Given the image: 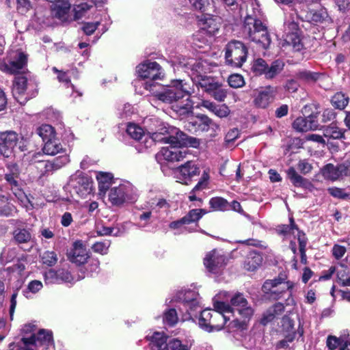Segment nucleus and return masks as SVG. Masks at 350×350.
Returning a JSON list of instances; mask_svg holds the SVG:
<instances>
[{
	"label": "nucleus",
	"instance_id": "nucleus-26",
	"mask_svg": "<svg viewBox=\"0 0 350 350\" xmlns=\"http://www.w3.org/2000/svg\"><path fill=\"white\" fill-rule=\"evenodd\" d=\"M276 90L274 88L267 87L259 92L254 99L255 105L260 108H266L271 102H273Z\"/></svg>",
	"mask_w": 350,
	"mask_h": 350
},
{
	"label": "nucleus",
	"instance_id": "nucleus-36",
	"mask_svg": "<svg viewBox=\"0 0 350 350\" xmlns=\"http://www.w3.org/2000/svg\"><path fill=\"white\" fill-rule=\"evenodd\" d=\"M262 257L259 253L251 252L244 262V268L250 271H255L262 263Z\"/></svg>",
	"mask_w": 350,
	"mask_h": 350
},
{
	"label": "nucleus",
	"instance_id": "nucleus-11",
	"mask_svg": "<svg viewBox=\"0 0 350 350\" xmlns=\"http://www.w3.org/2000/svg\"><path fill=\"white\" fill-rule=\"evenodd\" d=\"M27 63V55L16 51L10 55L8 62H1L0 70L10 75H16L23 70Z\"/></svg>",
	"mask_w": 350,
	"mask_h": 350
},
{
	"label": "nucleus",
	"instance_id": "nucleus-35",
	"mask_svg": "<svg viewBox=\"0 0 350 350\" xmlns=\"http://www.w3.org/2000/svg\"><path fill=\"white\" fill-rule=\"evenodd\" d=\"M196 83L208 94L213 92L219 83L215 79L206 75H199L196 80Z\"/></svg>",
	"mask_w": 350,
	"mask_h": 350
},
{
	"label": "nucleus",
	"instance_id": "nucleus-10",
	"mask_svg": "<svg viewBox=\"0 0 350 350\" xmlns=\"http://www.w3.org/2000/svg\"><path fill=\"white\" fill-rule=\"evenodd\" d=\"M23 342L33 345L37 350H55L52 332L40 329L29 338H23Z\"/></svg>",
	"mask_w": 350,
	"mask_h": 350
},
{
	"label": "nucleus",
	"instance_id": "nucleus-17",
	"mask_svg": "<svg viewBox=\"0 0 350 350\" xmlns=\"http://www.w3.org/2000/svg\"><path fill=\"white\" fill-rule=\"evenodd\" d=\"M174 174L178 182L187 183V180L200 174V168L196 162L187 161L185 164L176 168Z\"/></svg>",
	"mask_w": 350,
	"mask_h": 350
},
{
	"label": "nucleus",
	"instance_id": "nucleus-50",
	"mask_svg": "<svg viewBox=\"0 0 350 350\" xmlns=\"http://www.w3.org/2000/svg\"><path fill=\"white\" fill-rule=\"evenodd\" d=\"M211 208L215 211H224L229 207L228 202L220 197L213 198L209 201Z\"/></svg>",
	"mask_w": 350,
	"mask_h": 350
},
{
	"label": "nucleus",
	"instance_id": "nucleus-21",
	"mask_svg": "<svg viewBox=\"0 0 350 350\" xmlns=\"http://www.w3.org/2000/svg\"><path fill=\"white\" fill-rule=\"evenodd\" d=\"M44 280L46 284H59L62 282H70L73 279L68 271L59 269L55 271L49 269L44 272Z\"/></svg>",
	"mask_w": 350,
	"mask_h": 350
},
{
	"label": "nucleus",
	"instance_id": "nucleus-27",
	"mask_svg": "<svg viewBox=\"0 0 350 350\" xmlns=\"http://www.w3.org/2000/svg\"><path fill=\"white\" fill-rule=\"evenodd\" d=\"M70 162V158L66 151L62 154L53 159L52 161H46L42 163L46 172H53L58 170Z\"/></svg>",
	"mask_w": 350,
	"mask_h": 350
},
{
	"label": "nucleus",
	"instance_id": "nucleus-59",
	"mask_svg": "<svg viewBox=\"0 0 350 350\" xmlns=\"http://www.w3.org/2000/svg\"><path fill=\"white\" fill-rule=\"evenodd\" d=\"M231 306H234L237 309L248 304L245 297L239 293H235L230 298Z\"/></svg>",
	"mask_w": 350,
	"mask_h": 350
},
{
	"label": "nucleus",
	"instance_id": "nucleus-23",
	"mask_svg": "<svg viewBox=\"0 0 350 350\" xmlns=\"http://www.w3.org/2000/svg\"><path fill=\"white\" fill-rule=\"evenodd\" d=\"M178 299L183 302V306L188 313V317H185V320L189 319L191 317V312L196 310L199 308V302L197 300V295L192 291H187L183 294L180 293Z\"/></svg>",
	"mask_w": 350,
	"mask_h": 350
},
{
	"label": "nucleus",
	"instance_id": "nucleus-2",
	"mask_svg": "<svg viewBox=\"0 0 350 350\" xmlns=\"http://www.w3.org/2000/svg\"><path fill=\"white\" fill-rule=\"evenodd\" d=\"M24 175V170L18 163L10 161L5 164L3 177L7 186L22 206L31 210L33 204L22 189Z\"/></svg>",
	"mask_w": 350,
	"mask_h": 350
},
{
	"label": "nucleus",
	"instance_id": "nucleus-18",
	"mask_svg": "<svg viewBox=\"0 0 350 350\" xmlns=\"http://www.w3.org/2000/svg\"><path fill=\"white\" fill-rule=\"evenodd\" d=\"M350 161H345L337 166L333 164L327 165L323 170V174L327 179L335 180L342 176L350 174Z\"/></svg>",
	"mask_w": 350,
	"mask_h": 350
},
{
	"label": "nucleus",
	"instance_id": "nucleus-37",
	"mask_svg": "<svg viewBox=\"0 0 350 350\" xmlns=\"http://www.w3.org/2000/svg\"><path fill=\"white\" fill-rule=\"evenodd\" d=\"M209 179V175L208 172L207 171H204L201 178L200 181L198 183V184L194 187V188L192 189V191L189 194V199L190 201H195V200H199L200 201V198H198L196 193V192L199 191H202L206 188L208 183Z\"/></svg>",
	"mask_w": 350,
	"mask_h": 350
},
{
	"label": "nucleus",
	"instance_id": "nucleus-43",
	"mask_svg": "<svg viewBox=\"0 0 350 350\" xmlns=\"http://www.w3.org/2000/svg\"><path fill=\"white\" fill-rule=\"evenodd\" d=\"M192 345L191 340L182 341L178 338H172L168 341V350H190Z\"/></svg>",
	"mask_w": 350,
	"mask_h": 350
},
{
	"label": "nucleus",
	"instance_id": "nucleus-13",
	"mask_svg": "<svg viewBox=\"0 0 350 350\" xmlns=\"http://www.w3.org/2000/svg\"><path fill=\"white\" fill-rule=\"evenodd\" d=\"M226 264V257L221 252L217 250H213L208 252L204 258V265L206 269L214 274L220 273Z\"/></svg>",
	"mask_w": 350,
	"mask_h": 350
},
{
	"label": "nucleus",
	"instance_id": "nucleus-7",
	"mask_svg": "<svg viewBox=\"0 0 350 350\" xmlns=\"http://www.w3.org/2000/svg\"><path fill=\"white\" fill-rule=\"evenodd\" d=\"M108 200L112 205L117 206L135 202L136 194L133 186L129 182H123L118 186L112 187L108 193Z\"/></svg>",
	"mask_w": 350,
	"mask_h": 350
},
{
	"label": "nucleus",
	"instance_id": "nucleus-45",
	"mask_svg": "<svg viewBox=\"0 0 350 350\" xmlns=\"http://www.w3.org/2000/svg\"><path fill=\"white\" fill-rule=\"evenodd\" d=\"M291 224L288 225H282L279 226L277 228V232L278 234L284 235L285 237H288L291 234H294L295 232H297V238L299 237V232L300 234H304L299 231L297 226L295 224L294 220L293 218L290 219Z\"/></svg>",
	"mask_w": 350,
	"mask_h": 350
},
{
	"label": "nucleus",
	"instance_id": "nucleus-6",
	"mask_svg": "<svg viewBox=\"0 0 350 350\" xmlns=\"http://www.w3.org/2000/svg\"><path fill=\"white\" fill-rule=\"evenodd\" d=\"M136 72L140 78L150 80L144 83V88L157 96V94L160 92L154 90V88L159 85L152 81L161 79L163 77L160 65L156 62L146 61L137 66Z\"/></svg>",
	"mask_w": 350,
	"mask_h": 350
},
{
	"label": "nucleus",
	"instance_id": "nucleus-48",
	"mask_svg": "<svg viewBox=\"0 0 350 350\" xmlns=\"http://www.w3.org/2000/svg\"><path fill=\"white\" fill-rule=\"evenodd\" d=\"M288 178L295 187H306L307 180L299 175L293 167H291L287 171Z\"/></svg>",
	"mask_w": 350,
	"mask_h": 350
},
{
	"label": "nucleus",
	"instance_id": "nucleus-28",
	"mask_svg": "<svg viewBox=\"0 0 350 350\" xmlns=\"http://www.w3.org/2000/svg\"><path fill=\"white\" fill-rule=\"evenodd\" d=\"M237 310L238 311L239 315L243 319V320L241 321L239 320H234L231 323V324H232L233 327H236L241 329H245L247 328V322L252 317L254 310L248 304H247L246 306L241 307L240 308H237Z\"/></svg>",
	"mask_w": 350,
	"mask_h": 350
},
{
	"label": "nucleus",
	"instance_id": "nucleus-60",
	"mask_svg": "<svg viewBox=\"0 0 350 350\" xmlns=\"http://www.w3.org/2000/svg\"><path fill=\"white\" fill-rule=\"evenodd\" d=\"M16 255L15 250L10 248H5L1 253L0 255V262L2 265H5L12 261Z\"/></svg>",
	"mask_w": 350,
	"mask_h": 350
},
{
	"label": "nucleus",
	"instance_id": "nucleus-63",
	"mask_svg": "<svg viewBox=\"0 0 350 350\" xmlns=\"http://www.w3.org/2000/svg\"><path fill=\"white\" fill-rule=\"evenodd\" d=\"M319 75L317 72H311L310 71L304 70L299 72L298 77L307 82H314L319 78Z\"/></svg>",
	"mask_w": 350,
	"mask_h": 350
},
{
	"label": "nucleus",
	"instance_id": "nucleus-49",
	"mask_svg": "<svg viewBox=\"0 0 350 350\" xmlns=\"http://www.w3.org/2000/svg\"><path fill=\"white\" fill-rule=\"evenodd\" d=\"M92 7V5L89 4L88 2L75 4L73 8L74 16L72 17V21L82 18Z\"/></svg>",
	"mask_w": 350,
	"mask_h": 350
},
{
	"label": "nucleus",
	"instance_id": "nucleus-34",
	"mask_svg": "<svg viewBox=\"0 0 350 350\" xmlns=\"http://www.w3.org/2000/svg\"><path fill=\"white\" fill-rule=\"evenodd\" d=\"M42 150L44 154L48 155H55L66 152L56 137L45 142Z\"/></svg>",
	"mask_w": 350,
	"mask_h": 350
},
{
	"label": "nucleus",
	"instance_id": "nucleus-39",
	"mask_svg": "<svg viewBox=\"0 0 350 350\" xmlns=\"http://www.w3.org/2000/svg\"><path fill=\"white\" fill-rule=\"evenodd\" d=\"M306 18L313 23H323L328 19V14L325 8L319 10H310L307 13Z\"/></svg>",
	"mask_w": 350,
	"mask_h": 350
},
{
	"label": "nucleus",
	"instance_id": "nucleus-5",
	"mask_svg": "<svg viewBox=\"0 0 350 350\" xmlns=\"http://www.w3.org/2000/svg\"><path fill=\"white\" fill-rule=\"evenodd\" d=\"M12 92L17 102L24 105L37 94V84L25 76H16L12 83Z\"/></svg>",
	"mask_w": 350,
	"mask_h": 350
},
{
	"label": "nucleus",
	"instance_id": "nucleus-30",
	"mask_svg": "<svg viewBox=\"0 0 350 350\" xmlns=\"http://www.w3.org/2000/svg\"><path fill=\"white\" fill-rule=\"evenodd\" d=\"M232 296L227 291H221L217 294L213 299L215 309L220 311H232L231 306L228 303Z\"/></svg>",
	"mask_w": 350,
	"mask_h": 350
},
{
	"label": "nucleus",
	"instance_id": "nucleus-14",
	"mask_svg": "<svg viewBox=\"0 0 350 350\" xmlns=\"http://www.w3.org/2000/svg\"><path fill=\"white\" fill-rule=\"evenodd\" d=\"M284 42L293 46L296 51L303 49V44L300 38V31L297 23L294 21L286 22L284 24Z\"/></svg>",
	"mask_w": 350,
	"mask_h": 350
},
{
	"label": "nucleus",
	"instance_id": "nucleus-9",
	"mask_svg": "<svg viewBox=\"0 0 350 350\" xmlns=\"http://www.w3.org/2000/svg\"><path fill=\"white\" fill-rule=\"evenodd\" d=\"M294 284L290 281H285V279L279 277L273 280H268L262 285V291L266 294H271L274 299H278L287 290L293 288Z\"/></svg>",
	"mask_w": 350,
	"mask_h": 350
},
{
	"label": "nucleus",
	"instance_id": "nucleus-38",
	"mask_svg": "<svg viewBox=\"0 0 350 350\" xmlns=\"http://www.w3.org/2000/svg\"><path fill=\"white\" fill-rule=\"evenodd\" d=\"M36 132L44 143L56 137V133L54 128L49 124L41 125L37 129Z\"/></svg>",
	"mask_w": 350,
	"mask_h": 350
},
{
	"label": "nucleus",
	"instance_id": "nucleus-54",
	"mask_svg": "<svg viewBox=\"0 0 350 350\" xmlns=\"http://www.w3.org/2000/svg\"><path fill=\"white\" fill-rule=\"evenodd\" d=\"M227 94V90L223 87L221 83H219L213 92L210 93V95L217 101L223 102L226 98Z\"/></svg>",
	"mask_w": 350,
	"mask_h": 350
},
{
	"label": "nucleus",
	"instance_id": "nucleus-19",
	"mask_svg": "<svg viewBox=\"0 0 350 350\" xmlns=\"http://www.w3.org/2000/svg\"><path fill=\"white\" fill-rule=\"evenodd\" d=\"M70 185L81 198H86L92 192L91 181L88 178L81 176V173L71 176Z\"/></svg>",
	"mask_w": 350,
	"mask_h": 350
},
{
	"label": "nucleus",
	"instance_id": "nucleus-31",
	"mask_svg": "<svg viewBox=\"0 0 350 350\" xmlns=\"http://www.w3.org/2000/svg\"><path fill=\"white\" fill-rule=\"evenodd\" d=\"M16 211V206L9 201V197L0 189V216L9 217Z\"/></svg>",
	"mask_w": 350,
	"mask_h": 350
},
{
	"label": "nucleus",
	"instance_id": "nucleus-41",
	"mask_svg": "<svg viewBox=\"0 0 350 350\" xmlns=\"http://www.w3.org/2000/svg\"><path fill=\"white\" fill-rule=\"evenodd\" d=\"M206 211L202 208H194L191 209L185 215L183 218L185 224L188 225L191 223L198 221L203 215L206 213Z\"/></svg>",
	"mask_w": 350,
	"mask_h": 350
},
{
	"label": "nucleus",
	"instance_id": "nucleus-58",
	"mask_svg": "<svg viewBox=\"0 0 350 350\" xmlns=\"http://www.w3.org/2000/svg\"><path fill=\"white\" fill-rule=\"evenodd\" d=\"M298 241L299 247V249L301 254V262L303 264H306L307 258L306 254V247L307 243V239L306 238L305 234H300V233L299 232Z\"/></svg>",
	"mask_w": 350,
	"mask_h": 350
},
{
	"label": "nucleus",
	"instance_id": "nucleus-47",
	"mask_svg": "<svg viewBox=\"0 0 350 350\" xmlns=\"http://www.w3.org/2000/svg\"><path fill=\"white\" fill-rule=\"evenodd\" d=\"M14 240L18 243H28L31 239V234L29 230L17 228L13 232Z\"/></svg>",
	"mask_w": 350,
	"mask_h": 350
},
{
	"label": "nucleus",
	"instance_id": "nucleus-25",
	"mask_svg": "<svg viewBox=\"0 0 350 350\" xmlns=\"http://www.w3.org/2000/svg\"><path fill=\"white\" fill-rule=\"evenodd\" d=\"M232 311H220L219 310L215 309L211 311L212 319L211 321V332L215 331H220L230 319L226 314L232 313Z\"/></svg>",
	"mask_w": 350,
	"mask_h": 350
},
{
	"label": "nucleus",
	"instance_id": "nucleus-24",
	"mask_svg": "<svg viewBox=\"0 0 350 350\" xmlns=\"http://www.w3.org/2000/svg\"><path fill=\"white\" fill-rule=\"evenodd\" d=\"M190 123L195 127L196 131L208 132L212 130L213 132L215 133L219 130V125L206 115H198L197 119Z\"/></svg>",
	"mask_w": 350,
	"mask_h": 350
},
{
	"label": "nucleus",
	"instance_id": "nucleus-46",
	"mask_svg": "<svg viewBox=\"0 0 350 350\" xmlns=\"http://www.w3.org/2000/svg\"><path fill=\"white\" fill-rule=\"evenodd\" d=\"M96 232L100 236L113 235L118 237L124 233V230L118 226L113 228L101 226L100 227H96Z\"/></svg>",
	"mask_w": 350,
	"mask_h": 350
},
{
	"label": "nucleus",
	"instance_id": "nucleus-12",
	"mask_svg": "<svg viewBox=\"0 0 350 350\" xmlns=\"http://www.w3.org/2000/svg\"><path fill=\"white\" fill-rule=\"evenodd\" d=\"M23 137L17 133L7 131L0 133V154L4 157H11L19 141Z\"/></svg>",
	"mask_w": 350,
	"mask_h": 350
},
{
	"label": "nucleus",
	"instance_id": "nucleus-33",
	"mask_svg": "<svg viewBox=\"0 0 350 350\" xmlns=\"http://www.w3.org/2000/svg\"><path fill=\"white\" fill-rule=\"evenodd\" d=\"M100 193L105 194L113 183V175L111 173L100 172L96 175Z\"/></svg>",
	"mask_w": 350,
	"mask_h": 350
},
{
	"label": "nucleus",
	"instance_id": "nucleus-20",
	"mask_svg": "<svg viewBox=\"0 0 350 350\" xmlns=\"http://www.w3.org/2000/svg\"><path fill=\"white\" fill-rule=\"evenodd\" d=\"M89 257L88 250L81 241H75L68 253V259L77 265L84 264Z\"/></svg>",
	"mask_w": 350,
	"mask_h": 350
},
{
	"label": "nucleus",
	"instance_id": "nucleus-53",
	"mask_svg": "<svg viewBox=\"0 0 350 350\" xmlns=\"http://www.w3.org/2000/svg\"><path fill=\"white\" fill-rule=\"evenodd\" d=\"M336 275L338 282L342 286H350V275H349V271L347 267L341 266L340 269L337 270Z\"/></svg>",
	"mask_w": 350,
	"mask_h": 350
},
{
	"label": "nucleus",
	"instance_id": "nucleus-22",
	"mask_svg": "<svg viewBox=\"0 0 350 350\" xmlns=\"http://www.w3.org/2000/svg\"><path fill=\"white\" fill-rule=\"evenodd\" d=\"M293 126L295 130L300 132L316 130L319 126L317 118L314 115H310L307 117H298L293 122Z\"/></svg>",
	"mask_w": 350,
	"mask_h": 350
},
{
	"label": "nucleus",
	"instance_id": "nucleus-42",
	"mask_svg": "<svg viewBox=\"0 0 350 350\" xmlns=\"http://www.w3.org/2000/svg\"><path fill=\"white\" fill-rule=\"evenodd\" d=\"M211 311L210 309H205L200 313V316L198 321L199 326L204 330L211 332Z\"/></svg>",
	"mask_w": 350,
	"mask_h": 350
},
{
	"label": "nucleus",
	"instance_id": "nucleus-4",
	"mask_svg": "<svg viewBox=\"0 0 350 350\" xmlns=\"http://www.w3.org/2000/svg\"><path fill=\"white\" fill-rule=\"evenodd\" d=\"M169 146L163 147L156 154L159 162L166 161L168 162H178L187 159L190 156L189 150L185 147H180V142L177 137H170L165 138Z\"/></svg>",
	"mask_w": 350,
	"mask_h": 350
},
{
	"label": "nucleus",
	"instance_id": "nucleus-61",
	"mask_svg": "<svg viewBox=\"0 0 350 350\" xmlns=\"http://www.w3.org/2000/svg\"><path fill=\"white\" fill-rule=\"evenodd\" d=\"M42 261L48 266H53L57 262V254L54 252H44L42 255Z\"/></svg>",
	"mask_w": 350,
	"mask_h": 350
},
{
	"label": "nucleus",
	"instance_id": "nucleus-3",
	"mask_svg": "<svg viewBox=\"0 0 350 350\" xmlns=\"http://www.w3.org/2000/svg\"><path fill=\"white\" fill-rule=\"evenodd\" d=\"M252 14H248L245 18L243 31L248 38L267 49L271 43V38L267 27L262 22V14L258 8H254Z\"/></svg>",
	"mask_w": 350,
	"mask_h": 350
},
{
	"label": "nucleus",
	"instance_id": "nucleus-44",
	"mask_svg": "<svg viewBox=\"0 0 350 350\" xmlns=\"http://www.w3.org/2000/svg\"><path fill=\"white\" fill-rule=\"evenodd\" d=\"M323 136L328 139H338L344 137L343 131L336 125L332 124L323 129Z\"/></svg>",
	"mask_w": 350,
	"mask_h": 350
},
{
	"label": "nucleus",
	"instance_id": "nucleus-56",
	"mask_svg": "<svg viewBox=\"0 0 350 350\" xmlns=\"http://www.w3.org/2000/svg\"><path fill=\"white\" fill-rule=\"evenodd\" d=\"M228 82L229 85L233 88H242L245 85L244 78L239 74H233L229 76Z\"/></svg>",
	"mask_w": 350,
	"mask_h": 350
},
{
	"label": "nucleus",
	"instance_id": "nucleus-15",
	"mask_svg": "<svg viewBox=\"0 0 350 350\" xmlns=\"http://www.w3.org/2000/svg\"><path fill=\"white\" fill-rule=\"evenodd\" d=\"M127 134L133 139L139 142V151L152 147L154 145V140L152 137L144 133V130L138 125L129 123L126 128Z\"/></svg>",
	"mask_w": 350,
	"mask_h": 350
},
{
	"label": "nucleus",
	"instance_id": "nucleus-57",
	"mask_svg": "<svg viewBox=\"0 0 350 350\" xmlns=\"http://www.w3.org/2000/svg\"><path fill=\"white\" fill-rule=\"evenodd\" d=\"M268 64L266 62L262 59H257L254 62L252 65V70L256 73V75H264L265 76V72L267 69Z\"/></svg>",
	"mask_w": 350,
	"mask_h": 350
},
{
	"label": "nucleus",
	"instance_id": "nucleus-32",
	"mask_svg": "<svg viewBox=\"0 0 350 350\" xmlns=\"http://www.w3.org/2000/svg\"><path fill=\"white\" fill-rule=\"evenodd\" d=\"M152 350H168L169 345L167 338L163 333L155 332L151 337Z\"/></svg>",
	"mask_w": 350,
	"mask_h": 350
},
{
	"label": "nucleus",
	"instance_id": "nucleus-52",
	"mask_svg": "<svg viewBox=\"0 0 350 350\" xmlns=\"http://www.w3.org/2000/svg\"><path fill=\"white\" fill-rule=\"evenodd\" d=\"M284 310V306L282 304H276L274 306L273 308H270L263 315V317L261 319V323L263 325H266L269 322L271 321L278 311H282Z\"/></svg>",
	"mask_w": 350,
	"mask_h": 350
},
{
	"label": "nucleus",
	"instance_id": "nucleus-16",
	"mask_svg": "<svg viewBox=\"0 0 350 350\" xmlns=\"http://www.w3.org/2000/svg\"><path fill=\"white\" fill-rule=\"evenodd\" d=\"M198 25L202 31L210 36H214L219 30L221 18L216 16L202 14L199 16Z\"/></svg>",
	"mask_w": 350,
	"mask_h": 350
},
{
	"label": "nucleus",
	"instance_id": "nucleus-8",
	"mask_svg": "<svg viewBox=\"0 0 350 350\" xmlns=\"http://www.w3.org/2000/svg\"><path fill=\"white\" fill-rule=\"evenodd\" d=\"M247 54V48L242 42L232 40L225 47L226 63L232 67L240 68L245 62Z\"/></svg>",
	"mask_w": 350,
	"mask_h": 350
},
{
	"label": "nucleus",
	"instance_id": "nucleus-29",
	"mask_svg": "<svg viewBox=\"0 0 350 350\" xmlns=\"http://www.w3.org/2000/svg\"><path fill=\"white\" fill-rule=\"evenodd\" d=\"M200 106L206 108L220 118L227 117L230 113V110L226 105H216L208 100H203Z\"/></svg>",
	"mask_w": 350,
	"mask_h": 350
},
{
	"label": "nucleus",
	"instance_id": "nucleus-62",
	"mask_svg": "<svg viewBox=\"0 0 350 350\" xmlns=\"http://www.w3.org/2000/svg\"><path fill=\"white\" fill-rule=\"evenodd\" d=\"M110 244L111 243L109 241L96 242L92 245V248L94 252L103 255L107 253Z\"/></svg>",
	"mask_w": 350,
	"mask_h": 350
},
{
	"label": "nucleus",
	"instance_id": "nucleus-64",
	"mask_svg": "<svg viewBox=\"0 0 350 350\" xmlns=\"http://www.w3.org/2000/svg\"><path fill=\"white\" fill-rule=\"evenodd\" d=\"M43 288L42 282L40 280H34L29 282L27 285V291L26 293H37Z\"/></svg>",
	"mask_w": 350,
	"mask_h": 350
},
{
	"label": "nucleus",
	"instance_id": "nucleus-1",
	"mask_svg": "<svg viewBox=\"0 0 350 350\" xmlns=\"http://www.w3.org/2000/svg\"><path fill=\"white\" fill-rule=\"evenodd\" d=\"M193 92L191 85L185 80L175 79L157 94V98L166 103H176L174 110L180 115L192 111L193 102L189 96Z\"/></svg>",
	"mask_w": 350,
	"mask_h": 350
},
{
	"label": "nucleus",
	"instance_id": "nucleus-40",
	"mask_svg": "<svg viewBox=\"0 0 350 350\" xmlns=\"http://www.w3.org/2000/svg\"><path fill=\"white\" fill-rule=\"evenodd\" d=\"M284 63L283 61L277 59L271 63L270 66H267V69L265 72V77L267 79H273L276 77L283 70Z\"/></svg>",
	"mask_w": 350,
	"mask_h": 350
},
{
	"label": "nucleus",
	"instance_id": "nucleus-55",
	"mask_svg": "<svg viewBox=\"0 0 350 350\" xmlns=\"http://www.w3.org/2000/svg\"><path fill=\"white\" fill-rule=\"evenodd\" d=\"M163 322L169 325H174L178 322L176 310L174 308L167 310L163 314Z\"/></svg>",
	"mask_w": 350,
	"mask_h": 350
},
{
	"label": "nucleus",
	"instance_id": "nucleus-51",
	"mask_svg": "<svg viewBox=\"0 0 350 350\" xmlns=\"http://www.w3.org/2000/svg\"><path fill=\"white\" fill-rule=\"evenodd\" d=\"M348 103L349 97L342 92L336 93L332 98V105L339 109H343Z\"/></svg>",
	"mask_w": 350,
	"mask_h": 350
}]
</instances>
